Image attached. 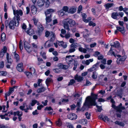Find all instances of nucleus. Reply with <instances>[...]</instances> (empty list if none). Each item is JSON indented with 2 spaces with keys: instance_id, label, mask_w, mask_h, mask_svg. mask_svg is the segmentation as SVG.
<instances>
[{
  "instance_id": "obj_36",
  "label": "nucleus",
  "mask_w": 128,
  "mask_h": 128,
  "mask_svg": "<svg viewBox=\"0 0 128 128\" xmlns=\"http://www.w3.org/2000/svg\"><path fill=\"white\" fill-rule=\"evenodd\" d=\"M6 58L7 62H12V60L11 59L10 57L9 56V54L8 53H6Z\"/></svg>"
},
{
  "instance_id": "obj_62",
  "label": "nucleus",
  "mask_w": 128,
  "mask_h": 128,
  "mask_svg": "<svg viewBox=\"0 0 128 128\" xmlns=\"http://www.w3.org/2000/svg\"><path fill=\"white\" fill-rule=\"evenodd\" d=\"M46 53L45 52H41V55L42 56L43 58L46 59Z\"/></svg>"
},
{
  "instance_id": "obj_49",
  "label": "nucleus",
  "mask_w": 128,
  "mask_h": 128,
  "mask_svg": "<svg viewBox=\"0 0 128 128\" xmlns=\"http://www.w3.org/2000/svg\"><path fill=\"white\" fill-rule=\"evenodd\" d=\"M126 58V56H123L121 58H118V60H119L120 61H124L125 60Z\"/></svg>"
},
{
  "instance_id": "obj_43",
  "label": "nucleus",
  "mask_w": 128,
  "mask_h": 128,
  "mask_svg": "<svg viewBox=\"0 0 128 128\" xmlns=\"http://www.w3.org/2000/svg\"><path fill=\"white\" fill-rule=\"evenodd\" d=\"M97 74L96 72H94L93 73L92 77L94 79H96L97 78Z\"/></svg>"
},
{
  "instance_id": "obj_51",
  "label": "nucleus",
  "mask_w": 128,
  "mask_h": 128,
  "mask_svg": "<svg viewBox=\"0 0 128 128\" xmlns=\"http://www.w3.org/2000/svg\"><path fill=\"white\" fill-rule=\"evenodd\" d=\"M75 82V80L74 79H72L70 80V81L69 82L68 86H70L72 85Z\"/></svg>"
},
{
  "instance_id": "obj_52",
  "label": "nucleus",
  "mask_w": 128,
  "mask_h": 128,
  "mask_svg": "<svg viewBox=\"0 0 128 128\" xmlns=\"http://www.w3.org/2000/svg\"><path fill=\"white\" fill-rule=\"evenodd\" d=\"M77 43H73L70 45V47L75 49L76 47L78 46H77Z\"/></svg>"
},
{
  "instance_id": "obj_39",
  "label": "nucleus",
  "mask_w": 128,
  "mask_h": 128,
  "mask_svg": "<svg viewBox=\"0 0 128 128\" xmlns=\"http://www.w3.org/2000/svg\"><path fill=\"white\" fill-rule=\"evenodd\" d=\"M71 118H69L71 120H75L77 118V116L76 114H73L70 115Z\"/></svg>"
},
{
  "instance_id": "obj_55",
  "label": "nucleus",
  "mask_w": 128,
  "mask_h": 128,
  "mask_svg": "<svg viewBox=\"0 0 128 128\" xmlns=\"http://www.w3.org/2000/svg\"><path fill=\"white\" fill-rule=\"evenodd\" d=\"M91 20L92 18L90 17H89L87 19H84V21L85 22H88L90 21Z\"/></svg>"
},
{
  "instance_id": "obj_12",
  "label": "nucleus",
  "mask_w": 128,
  "mask_h": 128,
  "mask_svg": "<svg viewBox=\"0 0 128 128\" xmlns=\"http://www.w3.org/2000/svg\"><path fill=\"white\" fill-rule=\"evenodd\" d=\"M7 50V48L6 46L4 47L2 49L0 52V57H2L4 55V53L6 52Z\"/></svg>"
},
{
  "instance_id": "obj_53",
  "label": "nucleus",
  "mask_w": 128,
  "mask_h": 128,
  "mask_svg": "<svg viewBox=\"0 0 128 128\" xmlns=\"http://www.w3.org/2000/svg\"><path fill=\"white\" fill-rule=\"evenodd\" d=\"M53 71L56 73H58L60 72V70L59 69L57 68H55L53 69Z\"/></svg>"
},
{
  "instance_id": "obj_61",
  "label": "nucleus",
  "mask_w": 128,
  "mask_h": 128,
  "mask_svg": "<svg viewBox=\"0 0 128 128\" xmlns=\"http://www.w3.org/2000/svg\"><path fill=\"white\" fill-rule=\"evenodd\" d=\"M4 66V62L3 61L1 62L0 63V68H2Z\"/></svg>"
},
{
  "instance_id": "obj_45",
  "label": "nucleus",
  "mask_w": 128,
  "mask_h": 128,
  "mask_svg": "<svg viewBox=\"0 0 128 128\" xmlns=\"http://www.w3.org/2000/svg\"><path fill=\"white\" fill-rule=\"evenodd\" d=\"M115 123L116 124H117L123 126H124V124L120 122L116 121L115 122Z\"/></svg>"
},
{
  "instance_id": "obj_16",
  "label": "nucleus",
  "mask_w": 128,
  "mask_h": 128,
  "mask_svg": "<svg viewBox=\"0 0 128 128\" xmlns=\"http://www.w3.org/2000/svg\"><path fill=\"white\" fill-rule=\"evenodd\" d=\"M60 36L62 38L65 37L66 39H68L70 37H72V35L71 34L70 32H67L65 36H64L62 34H60Z\"/></svg>"
},
{
  "instance_id": "obj_64",
  "label": "nucleus",
  "mask_w": 128,
  "mask_h": 128,
  "mask_svg": "<svg viewBox=\"0 0 128 128\" xmlns=\"http://www.w3.org/2000/svg\"><path fill=\"white\" fill-rule=\"evenodd\" d=\"M22 41H20L19 43V46L20 49L21 50H22L23 49L22 46Z\"/></svg>"
},
{
  "instance_id": "obj_26",
  "label": "nucleus",
  "mask_w": 128,
  "mask_h": 128,
  "mask_svg": "<svg viewBox=\"0 0 128 128\" xmlns=\"http://www.w3.org/2000/svg\"><path fill=\"white\" fill-rule=\"evenodd\" d=\"M46 90V89L45 88L42 87L41 88H38L37 90V92L38 93H40L44 92Z\"/></svg>"
},
{
  "instance_id": "obj_19",
  "label": "nucleus",
  "mask_w": 128,
  "mask_h": 128,
  "mask_svg": "<svg viewBox=\"0 0 128 128\" xmlns=\"http://www.w3.org/2000/svg\"><path fill=\"white\" fill-rule=\"evenodd\" d=\"M116 28V29L118 30V31L122 33V34H124L125 31L124 27H120L119 26H117Z\"/></svg>"
},
{
  "instance_id": "obj_40",
  "label": "nucleus",
  "mask_w": 128,
  "mask_h": 128,
  "mask_svg": "<svg viewBox=\"0 0 128 128\" xmlns=\"http://www.w3.org/2000/svg\"><path fill=\"white\" fill-rule=\"evenodd\" d=\"M24 73L26 75L27 77L28 78L30 77L32 74L31 72H24Z\"/></svg>"
},
{
  "instance_id": "obj_22",
  "label": "nucleus",
  "mask_w": 128,
  "mask_h": 128,
  "mask_svg": "<svg viewBox=\"0 0 128 128\" xmlns=\"http://www.w3.org/2000/svg\"><path fill=\"white\" fill-rule=\"evenodd\" d=\"M79 46L78 48V50L79 51L84 53H86V52L87 50L86 49L83 48L80 45H79L78 46Z\"/></svg>"
},
{
  "instance_id": "obj_54",
  "label": "nucleus",
  "mask_w": 128,
  "mask_h": 128,
  "mask_svg": "<svg viewBox=\"0 0 128 128\" xmlns=\"http://www.w3.org/2000/svg\"><path fill=\"white\" fill-rule=\"evenodd\" d=\"M37 102V101L36 100H32L30 103V104L32 106H33Z\"/></svg>"
},
{
  "instance_id": "obj_38",
  "label": "nucleus",
  "mask_w": 128,
  "mask_h": 128,
  "mask_svg": "<svg viewBox=\"0 0 128 128\" xmlns=\"http://www.w3.org/2000/svg\"><path fill=\"white\" fill-rule=\"evenodd\" d=\"M52 79L50 78H48L46 80V83L47 86H48V84L52 81Z\"/></svg>"
},
{
  "instance_id": "obj_9",
  "label": "nucleus",
  "mask_w": 128,
  "mask_h": 128,
  "mask_svg": "<svg viewBox=\"0 0 128 128\" xmlns=\"http://www.w3.org/2000/svg\"><path fill=\"white\" fill-rule=\"evenodd\" d=\"M22 115V112H20L18 110L16 112H14L13 113V115L15 116L17 115L18 116L19 120L20 121L21 120L22 118L21 116Z\"/></svg>"
},
{
  "instance_id": "obj_60",
  "label": "nucleus",
  "mask_w": 128,
  "mask_h": 128,
  "mask_svg": "<svg viewBox=\"0 0 128 128\" xmlns=\"http://www.w3.org/2000/svg\"><path fill=\"white\" fill-rule=\"evenodd\" d=\"M100 52L96 51L95 52L94 54V56L95 57H96L98 56V55H100Z\"/></svg>"
},
{
  "instance_id": "obj_27",
  "label": "nucleus",
  "mask_w": 128,
  "mask_h": 128,
  "mask_svg": "<svg viewBox=\"0 0 128 128\" xmlns=\"http://www.w3.org/2000/svg\"><path fill=\"white\" fill-rule=\"evenodd\" d=\"M93 61L94 59L93 58L90 59L85 61L84 64L87 65H88L90 64V62H92Z\"/></svg>"
},
{
  "instance_id": "obj_10",
  "label": "nucleus",
  "mask_w": 128,
  "mask_h": 128,
  "mask_svg": "<svg viewBox=\"0 0 128 128\" xmlns=\"http://www.w3.org/2000/svg\"><path fill=\"white\" fill-rule=\"evenodd\" d=\"M99 62H97L96 64L92 66L89 69L90 72L92 71L97 70L99 66Z\"/></svg>"
},
{
  "instance_id": "obj_34",
  "label": "nucleus",
  "mask_w": 128,
  "mask_h": 128,
  "mask_svg": "<svg viewBox=\"0 0 128 128\" xmlns=\"http://www.w3.org/2000/svg\"><path fill=\"white\" fill-rule=\"evenodd\" d=\"M76 11V9L73 8H70L68 12L71 14H73Z\"/></svg>"
},
{
  "instance_id": "obj_41",
  "label": "nucleus",
  "mask_w": 128,
  "mask_h": 128,
  "mask_svg": "<svg viewBox=\"0 0 128 128\" xmlns=\"http://www.w3.org/2000/svg\"><path fill=\"white\" fill-rule=\"evenodd\" d=\"M6 36L5 34L3 32V33L1 36V39L2 41H4L6 39Z\"/></svg>"
},
{
  "instance_id": "obj_37",
  "label": "nucleus",
  "mask_w": 128,
  "mask_h": 128,
  "mask_svg": "<svg viewBox=\"0 0 128 128\" xmlns=\"http://www.w3.org/2000/svg\"><path fill=\"white\" fill-rule=\"evenodd\" d=\"M26 32L30 35H31L33 34L34 31L32 29L30 28L26 31Z\"/></svg>"
},
{
  "instance_id": "obj_63",
  "label": "nucleus",
  "mask_w": 128,
  "mask_h": 128,
  "mask_svg": "<svg viewBox=\"0 0 128 128\" xmlns=\"http://www.w3.org/2000/svg\"><path fill=\"white\" fill-rule=\"evenodd\" d=\"M66 31L64 29H62L61 30V34H62V35L65 34L66 33Z\"/></svg>"
},
{
  "instance_id": "obj_5",
  "label": "nucleus",
  "mask_w": 128,
  "mask_h": 128,
  "mask_svg": "<svg viewBox=\"0 0 128 128\" xmlns=\"http://www.w3.org/2000/svg\"><path fill=\"white\" fill-rule=\"evenodd\" d=\"M13 10L14 14L15 16L14 17V18H15L17 20V17L18 16L19 17V19H20V17L19 15L22 16L23 14V12L22 10H16L14 9V8H13Z\"/></svg>"
},
{
  "instance_id": "obj_56",
  "label": "nucleus",
  "mask_w": 128,
  "mask_h": 128,
  "mask_svg": "<svg viewBox=\"0 0 128 128\" xmlns=\"http://www.w3.org/2000/svg\"><path fill=\"white\" fill-rule=\"evenodd\" d=\"M85 115L88 119H89L90 118V113H88V112H87L86 113Z\"/></svg>"
},
{
  "instance_id": "obj_14",
  "label": "nucleus",
  "mask_w": 128,
  "mask_h": 128,
  "mask_svg": "<svg viewBox=\"0 0 128 128\" xmlns=\"http://www.w3.org/2000/svg\"><path fill=\"white\" fill-rule=\"evenodd\" d=\"M88 33V31L86 29H85L84 32H82L83 34V37L85 38H86L88 37L89 36Z\"/></svg>"
},
{
  "instance_id": "obj_31",
  "label": "nucleus",
  "mask_w": 128,
  "mask_h": 128,
  "mask_svg": "<svg viewBox=\"0 0 128 128\" xmlns=\"http://www.w3.org/2000/svg\"><path fill=\"white\" fill-rule=\"evenodd\" d=\"M32 8L31 11L32 13L33 14H35L37 11L36 8L34 6H32Z\"/></svg>"
},
{
  "instance_id": "obj_29",
  "label": "nucleus",
  "mask_w": 128,
  "mask_h": 128,
  "mask_svg": "<svg viewBox=\"0 0 128 128\" xmlns=\"http://www.w3.org/2000/svg\"><path fill=\"white\" fill-rule=\"evenodd\" d=\"M58 67L60 68L64 69H66L68 68V66L64 65L61 64L58 65Z\"/></svg>"
},
{
  "instance_id": "obj_32",
  "label": "nucleus",
  "mask_w": 128,
  "mask_h": 128,
  "mask_svg": "<svg viewBox=\"0 0 128 128\" xmlns=\"http://www.w3.org/2000/svg\"><path fill=\"white\" fill-rule=\"evenodd\" d=\"M38 28L39 30L38 32H42L44 30V28L42 25L41 24H39L38 26Z\"/></svg>"
},
{
  "instance_id": "obj_18",
  "label": "nucleus",
  "mask_w": 128,
  "mask_h": 128,
  "mask_svg": "<svg viewBox=\"0 0 128 128\" xmlns=\"http://www.w3.org/2000/svg\"><path fill=\"white\" fill-rule=\"evenodd\" d=\"M23 64L22 63L18 64L17 67L16 68L20 72H21L22 70Z\"/></svg>"
},
{
  "instance_id": "obj_15",
  "label": "nucleus",
  "mask_w": 128,
  "mask_h": 128,
  "mask_svg": "<svg viewBox=\"0 0 128 128\" xmlns=\"http://www.w3.org/2000/svg\"><path fill=\"white\" fill-rule=\"evenodd\" d=\"M46 24H48L52 20V15L50 14L48 16H46Z\"/></svg>"
},
{
  "instance_id": "obj_11",
  "label": "nucleus",
  "mask_w": 128,
  "mask_h": 128,
  "mask_svg": "<svg viewBox=\"0 0 128 128\" xmlns=\"http://www.w3.org/2000/svg\"><path fill=\"white\" fill-rule=\"evenodd\" d=\"M66 60L68 64H70L72 63L73 59L71 56H67L66 57Z\"/></svg>"
},
{
  "instance_id": "obj_4",
  "label": "nucleus",
  "mask_w": 128,
  "mask_h": 128,
  "mask_svg": "<svg viewBox=\"0 0 128 128\" xmlns=\"http://www.w3.org/2000/svg\"><path fill=\"white\" fill-rule=\"evenodd\" d=\"M44 2L46 3V6H48L50 4L48 0H38L37 5L39 6H42L44 5Z\"/></svg>"
},
{
  "instance_id": "obj_47",
  "label": "nucleus",
  "mask_w": 128,
  "mask_h": 128,
  "mask_svg": "<svg viewBox=\"0 0 128 128\" xmlns=\"http://www.w3.org/2000/svg\"><path fill=\"white\" fill-rule=\"evenodd\" d=\"M66 125L68 128H73V125L70 123H66Z\"/></svg>"
},
{
  "instance_id": "obj_24",
  "label": "nucleus",
  "mask_w": 128,
  "mask_h": 128,
  "mask_svg": "<svg viewBox=\"0 0 128 128\" xmlns=\"http://www.w3.org/2000/svg\"><path fill=\"white\" fill-rule=\"evenodd\" d=\"M13 55H14V58L16 60V62H18L20 60L19 56L15 52L13 53Z\"/></svg>"
},
{
  "instance_id": "obj_6",
  "label": "nucleus",
  "mask_w": 128,
  "mask_h": 128,
  "mask_svg": "<svg viewBox=\"0 0 128 128\" xmlns=\"http://www.w3.org/2000/svg\"><path fill=\"white\" fill-rule=\"evenodd\" d=\"M112 107L113 108L115 109L119 112H121L122 110L125 109V108L124 106H122V104L121 103H120L118 106H117L114 105L112 104Z\"/></svg>"
},
{
  "instance_id": "obj_25",
  "label": "nucleus",
  "mask_w": 128,
  "mask_h": 128,
  "mask_svg": "<svg viewBox=\"0 0 128 128\" xmlns=\"http://www.w3.org/2000/svg\"><path fill=\"white\" fill-rule=\"evenodd\" d=\"M58 14L59 17H61L65 14V12L62 10L58 12Z\"/></svg>"
},
{
  "instance_id": "obj_42",
  "label": "nucleus",
  "mask_w": 128,
  "mask_h": 128,
  "mask_svg": "<svg viewBox=\"0 0 128 128\" xmlns=\"http://www.w3.org/2000/svg\"><path fill=\"white\" fill-rule=\"evenodd\" d=\"M29 70L30 72L32 74H34L36 72V70L35 68L33 67H30L29 68Z\"/></svg>"
},
{
  "instance_id": "obj_58",
  "label": "nucleus",
  "mask_w": 128,
  "mask_h": 128,
  "mask_svg": "<svg viewBox=\"0 0 128 128\" xmlns=\"http://www.w3.org/2000/svg\"><path fill=\"white\" fill-rule=\"evenodd\" d=\"M89 25L90 26H95L96 24L94 23L92 21L90 22L89 23Z\"/></svg>"
},
{
  "instance_id": "obj_20",
  "label": "nucleus",
  "mask_w": 128,
  "mask_h": 128,
  "mask_svg": "<svg viewBox=\"0 0 128 128\" xmlns=\"http://www.w3.org/2000/svg\"><path fill=\"white\" fill-rule=\"evenodd\" d=\"M105 122H109V124H112V121L109 119L106 116H104L102 119Z\"/></svg>"
},
{
  "instance_id": "obj_23",
  "label": "nucleus",
  "mask_w": 128,
  "mask_h": 128,
  "mask_svg": "<svg viewBox=\"0 0 128 128\" xmlns=\"http://www.w3.org/2000/svg\"><path fill=\"white\" fill-rule=\"evenodd\" d=\"M113 44H111V46H113L116 48H118L120 46V44L118 41H116L114 42Z\"/></svg>"
},
{
  "instance_id": "obj_13",
  "label": "nucleus",
  "mask_w": 128,
  "mask_h": 128,
  "mask_svg": "<svg viewBox=\"0 0 128 128\" xmlns=\"http://www.w3.org/2000/svg\"><path fill=\"white\" fill-rule=\"evenodd\" d=\"M53 41L50 40V41H47L44 45V47L46 48H47L51 46L52 44V42Z\"/></svg>"
},
{
  "instance_id": "obj_17",
  "label": "nucleus",
  "mask_w": 128,
  "mask_h": 128,
  "mask_svg": "<svg viewBox=\"0 0 128 128\" xmlns=\"http://www.w3.org/2000/svg\"><path fill=\"white\" fill-rule=\"evenodd\" d=\"M57 44L59 46H61L64 48H66L67 47V45L66 43H64L62 41H57Z\"/></svg>"
},
{
  "instance_id": "obj_48",
  "label": "nucleus",
  "mask_w": 128,
  "mask_h": 128,
  "mask_svg": "<svg viewBox=\"0 0 128 128\" xmlns=\"http://www.w3.org/2000/svg\"><path fill=\"white\" fill-rule=\"evenodd\" d=\"M68 8L67 6H64L62 10H63V11L65 13L68 12Z\"/></svg>"
},
{
  "instance_id": "obj_1",
  "label": "nucleus",
  "mask_w": 128,
  "mask_h": 128,
  "mask_svg": "<svg viewBox=\"0 0 128 128\" xmlns=\"http://www.w3.org/2000/svg\"><path fill=\"white\" fill-rule=\"evenodd\" d=\"M97 98V95L92 93L91 96H88L86 98L85 102L82 107L83 108L85 109L90 106H96L98 111L100 112L102 110V106L96 105V100Z\"/></svg>"
},
{
  "instance_id": "obj_8",
  "label": "nucleus",
  "mask_w": 128,
  "mask_h": 128,
  "mask_svg": "<svg viewBox=\"0 0 128 128\" xmlns=\"http://www.w3.org/2000/svg\"><path fill=\"white\" fill-rule=\"evenodd\" d=\"M24 47L27 51L30 52H31V50L30 49V44L26 41L24 42Z\"/></svg>"
},
{
  "instance_id": "obj_33",
  "label": "nucleus",
  "mask_w": 128,
  "mask_h": 128,
  "mask_svg": "<svg viewBox=\"0 0 128 128\" xmlns=\"http://www.w3.org/2000/svg\"><path fill=\"white\" fill-rule=\"evenodd\" d=\"M54 11V10L51 9L47 10L45 12L46 16H48V14H50L51 13L53 12Z\"/></svg>"
},
{
  "instance_id": "obj_35",
  "label": "nucleus",
  "mask_w": 128,
  "mask_h": 128,
  "mask_svg": "<svg viewBox=\"0 0 128 128\" xmlns=\"http://www.w3.org/2000/svg\"><path fill=\"white\" fill-rule=\"evenodd\" d=\"M114 5V4L113 3H108L105 5V6L106 9H108L109 8Z\"/></svg>"
},
{
  "instance_id": "obj_30",
  "label": "nucleus",
  "mask_w": 128,
  "mask_h": 128,
  "mask_svg": "<svg viewBox=\"0 0 128 128\" xmlns=\"http://www.w3.org/2000/svg\"><path fill=\"white\" fill-rule=\"evenodd\" d=\"M118 16V14L117 12H114L112 14V17L114 19H117V16Z\"/></svg>"
},
{
  "instance_id": "obj_21",
  "label": "nucleus",
  "mask_w": 128,
  "mask_h": 128,
  "mask_svg": "<svg viewBox=\"0 0 128 128\" xmlns=\"http://www.w3.org/2000/svg\"><path fill=\"white\" fill-rule=\"evenodd\" d=\"M74 78L75 80H77L78 82H80L83 80L84 78L80 76L76 75L74 76Z\"/></svg>"
},
{
  "instance_id": "obj_57",
  "label": "nucleus",
  "mask_w": 128,
  "mask_h": 128,
  "mask_svg": "<svg viewBox=\"0 0 128 128\" xmlns=\"http://www.w3.org/2000/svg\"><path fill=\"white\" fill-rule=\"evenodd\" d=\"M7 73L6 72L2 71L0 72V75L5 76L7 74Z\"/></svg>"
},
{
  "instance_id": "obj_28",
  "label": "nucleus",
  "mask_w": 128,
  "mask_h": 128,
  "mask_svg": "<svg viewBox=\"0 0 128 128\" xmlns=\"http://www.w3.org/2000/svg\"><path fill=\"white\" fill-rule=\"evenodd\" d=\"M78 122L80 124L84 125L87 123V121L86 119L81 120L78 121Z\"/></svg>"
},
{
  "instance_id": "obj_50",
  "label": "nucleus",
  "mask_w": 128,
  "mask_h": 128,
  "mask_svg": "<svg viewBox=\"0 0 128 128\" xmlns=\"http://www.w3.org/2000/svg\"><path fill=\"white\" fill-rule=\"evenodd\" d=\"M34 23L35 25H37V24H38L39 22H38V20L35 18H34L33 19Z\"/></svg>"
},
{
  "instance_id": "obj_7",
  "label": "nucleus",
  "mask_w": 128,
  "mask_h": 128,
  "mask_svg": "<svg viewBox=\"0 0 128 128\" xmlns=\"http://www.w3.org/2000/svg\"><path fill=\"white\" fill-rule=\"evenodd\" d=\"M50 36V40L52 41H53L54 39V34L52 32H49L48 31H46L45 32V36L48 37L49 36Z\"/></svg>"
},
{
  "instance_id": "obj_46",
  "label": "nucleus",
  "mask_w": 128,
  "mask_h": 128,
  "mask_svg": "<svg viewBox=\"0 0 128 128\" xmlns=\"http://www.w3.org/2000/svg\"><path fill=\"white\" fill-rule=\"evenodd\" d=\"M56 124L58 126H60L62 124V123L61 120L60 119H59L56 122Z\"/></svg>"
},
{
  "instance_id": "obj_44",
  "label": "nucleus",
  "mask_w": 128,
  "mask_h": 128,
  "mask_svg": "<svg viewBox=\"0 0 128 128\" xmlns=\"http://www.w3.org/2000/svg\"><path fill=\"white\" fill-rule=\"evenodd\" d=\"M81 103V101H80L79 102H77V104L76 106L78 107V108L77 109V111L79 109V108L80 107Z\"/></svg>"
},
{
  "instance_id": "obj_59",
  "label": "nucleus",
  "mask_w": 128,
  "mask_h": 128,
  "mask_svg": "<svg viewBox=\"0 0 128 128\" xmlns=\"http://www.w3.org/2000/svg\"><path fill=\"white\" fill-rule=\"evenodd\" d=\"M82 9V6H80L78 8V13H80Z\"/></svg>"
},
{
  "instance_id": "obj_2",
  "label": "nucleus",
  "mask_w": 128,
  "mask_h": 128,
  "mask_svg": "<svg viewBox=\"0 0 128 128\" xmlns=\"http://www.w3.org/2000/svg\"><path fill=\"white\" fill-rule=\"evenodd\" d=\"M19 17L18 16L17 18V20L14 18L9 23L8 21L6 20L5 22V26L6 28L9 26L10 28L11 29L14 30V28L15 26H18L19 24Z\"/></svg>"
},
{
  "instance_id": "obj_3",
  "label": "nucleus",
  "mask_w": 128,
  "mask_h": 128,
  "mask_svg": "<svg viewBox=\"0 0 128 128\" xmlns=\"http://www.w3.org/2000/svg\"><path fill=\"white\" fill-rule=\"evenodd\" d=\"M62 22L64 24V28L67 30L68 31L70 30L69 26H70L72 27L76 24V22L75 21L69 18L64 20L62 21Z\"/></svg>"
}]
</instances>
